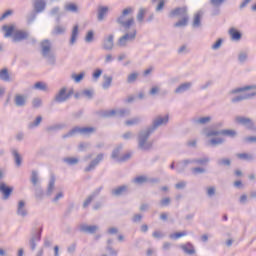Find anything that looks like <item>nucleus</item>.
Here are the masks:
<instances>
[{
  "label": "nucleus",
  "mask_w": 256,
  "mask_h": 256,
  "mask_svg": "<svg viewBox=\"0 0 256 256\" xmlns=\"http://www.w3.org/2000/svg\"><path fill=\"white\" fill-rule=\"evenodd\" d=\"M40 47L42 57L46 59L48 65L55 67V65H57V57L55 56V53L51 52V41L47 39L43 40L40 43Z\"/></svg>",
  "instance_id": "nucleus-3"
},
{
  "label": "nucleus",
  "mask_w": 256,
  "mask_h": 256,
  "mask_svg": "<svg viewBox=\"0 0 256 256\" xmlns=\"http://www.w3.org/2000/svg\"><path fill=\"white\" fill-rule=\"evenodd\" d=\"M191 163L195 164V165H201L202 167L205 165H209V162L211 161V159H209V157H203V158H194V159H190Z\"/></svg>",
  "instance_id": "nucleus-32"
},
{
  "label": "nucleus",
  "mask_w": 256,
  "mask_h": 256,
  "mask_svg": "<svg viewBox=\"0 0 256 256\" xmlns=\"http://www.w3.org/2000/svg\"><path fill=\"white\" fill-rule=\"evenodd\" d=\"M33 89L37 91H47V84L45 82L38 81L34 84Z\"/></svg>",
  "instance_id": "nucleus-52"
},
{
  "label": "nucleus",
  "mask_w": 256,
  "mask_h": 256,
  "mask_svg": "<svg viewBox=\"0 0 256 256\" xmlns=\"http://www.w3.org/2000/svg\"><path fill=\"white\" fill-rule=\"evenodd\" d=\"M46 7H47V2H45V0H35L33 2V9H34V12L37 14L43 13Z\"/></svg>",
  "instance_id": "nucleus-19"
},
{
  "label": "nucleus",
  "mask_w": 256,
  "mask_h": 256,
  "mask_svg": "<svg viewBox=\"0 0 256 256\" xmlns=\"http://www.w3.org/2000/svg\"><path fill=\"white\" fill-rule=\"evenodd\" d=\"M80 233H88L89 235H95L97 231H99V226L97 225H87V224H80L79 225Z\"/></svg>",
  "instance_id": "nucleus-16"
},
{
  "label": "nucleus",
  "mask_w": 256,
  "mask_h": 256,
  "mask_svg": "<svg viewBox=\"0 0 256 256\" xmlns=\"http://www.w3.org/2000/svg\"><path fill=\"white\" fill-rule=\"evenodd\" d=\"M30 182L32 183L33 187L39 186V172H37V170H32Z\"/></svg>",
  "instance_id": "nucleus-36"
},
{
  "label": "nucleus",
  "mask_w": 256,
  "mask_h": 256,
  "mask_svg": "<svg viewBox=\"0 0 256 256\" xmlns=\"http://www.w3.org/2000/svg\"><path fill=\"white\" fill-rule=\"evenodd\" d=\"M133 181L137 185H143V183H147V181H149V178L147 176H138V177L134 178Z\"/></svg>",
  "instance_id": "nucleus-56"
},
{
  "label": "nucleus",
  "mask_w": 256,
  "mask_h": 256,
  "mask_svg": "<svg viewBox=\"0 0 256 256\" xmlns=\"http://www.w3.org/2000/svg\"><path fill=\"white\" fill-rule=\"evenodd\" d=\"M65 31H66V28L64 26L56 25L52 30V35H63Z\"/></svg>",
  "instance_id": "nucleus-50"
},
{
  "label": "nucleus",
  "mask_w": 256,
  "mask_h": 256,
  "mask_svg": "<svg viewBox=\"0 0 256 256\" xmlns=\"http://www.w3.org/2000/svg\"><path fill=\"white\" fill-rule=\"evenodd\" d=\"M79 35V25H75L72 29V34L70 38V45H73L74 43H77V37Z\"/></svg>",
  "instance_id": "nucleus-38"
},
{
  "label": "nucleus",
  "mask_w": 256,
  "mask_h": 256,
  "mask_svg": "<svg viewBox=\"0 0 256 256\" xmlns=\"http://www.w3.org/2000/svg\"><path fill=\"white\" fill-rule=\"evenodd\" d=\"M236 157L242 161H253V155L248 153H238L236 154Z\"/></svg>",
  "instance_id": "nucleus-49"
},
{
  "label": "nucleus",
  "mask_w": 256,
  "mask_h": 256,
  "mask_svg": "<svg viewBox=\"0 0 256 256\" xmlns=\"http://www.w3.org/2000/svg\"><path fill=\"white\" fill-rule=\"evenodd\" d=\"M71 79H73V81H75V83H81V81H83V79H85V72H80L79 74L73 73L71 75Z\"/></svg>",
  "instance_id": "nucleus-48"
},
{
  "label": "nucleus",
  "mask_w": 256,
  "mask_h": 256,
  "mask_svg": "<svg viewBox=\"0 0 256 256\" xmlns=\"http://www.w3.org/2000/svg\"><path fill=\"white\" fill-rule=\"evenodd\" d=\"M191 87H193V82H183L175 88L174 93L175 95H183V93L191 91Z\"/></svg>",
  "instance_id": "nucleus-15"
},
{
  "label": "nucleus",
  "mask_w": 256,
  "mask_h": 256,
  "mask_svg": "<svg viewBox=\"0 0 256 256\" xmlns=\"http://www.w3.org/2000/svg\"><path fill=\"white\" fill-rule=\"evenodd\" d=\"M137 79H139V73L138 72H133V73H131L127 76L126 81L129 85H132L133 83H135V81H137Z\"/></svg>",
  "instance_id": "nucleus-47"
},
{
  "label": "nucleus",
  "mask_w": 256,
  "mask_h": 256,
  "mask_svg": "<svg viewBox=\"0 0 256 256\" xmlns=\"http://www.w3.org/2000/svg\"><path fill=\"white\" fill-rule=\"evenodd\" d=\"M12 155L14 157L16 166L21 167V163H23V158L21 157V154H19L17 150H12Z\"/></svg>",
  "instance_id": "nucleus-46"
},
{
  "label": "nucleus",
  "mask_w": 256,
  "mask_h": 256,
  "mask_svg": "<svg viewBox=\"0 0 256 256\" xmlns=\"http://www.w3.org/2000/svg\"><path fill=\"white\" fill-rule=\"evenodd\" d=\"M139 123H141V117H134L130 120L125 121V125H127L128 127H131V125H139Z\"/></svg>",
  "instance_id": "nucleus-54"
},
{
  "label": "nucleus",
  "mask_w": 256,
  "mask_h": 256,
  "mask_svg": "<svg viewBox=\"0 0 256 256\" xmlns=\"http://www.w3.org/2000/svg\"><path fill=\"white\" fill-rule=\"evenodd\" d=\"M129 13H133V8H125L122 11L121 16L116 19V22L118 23V25H120V27L124 28V31H130L131 27L135 25V18L133 17L125 21V16L129 15Z\"/></svg>",
  "instance_id": "nucleus-5"
},
{
  "label": "nucleus",
  "mask_w": 256,
  "mask_h": 256,
  "mask_svg": "<svg viewBox=\"0 0 256 256\" xmlns=\"http://www.w3.org/2000/svg\"><path fill=\"white\" fill-rule=\"evenodd\" d=\"M137 21L139 23H143V19H145V9L141 8L136 16Z\"/></svg>",
  "instance_id": "nucleus-62"
},
{
  "label": "nucleus",
  "mask_w": 256,
  "mask_h": 256,
  "mask_svg": "<svg viewBox=\"0 0 256 256\" xmlns=\"http://www.w3.org/2000/svg\"><path fill=\"white\" fill-rule=\"evenodd\" d=\"M229 35L232 41H241V37H243L241 31L237 30L236 28H230Z\"/></svg>",
  "instance_id": "nucleus-30"
},
{
  "label": "nucleus",
  "mask_w": 256,
  "mask_h": 256,
  "mask_svg": "<svg viewBox=\"0 0 256 256\" xmlns=\"http://www.w3.org/2000/svg\"><path fill=\"white\" fill-rule=\"evenodd\" d=\"M169 19H175V17H181L176 23L173 24L175 28L187 27L189 25V12L187 6L176 7L168 14Z\"/></svg>",
  "instance_id": "nucleus-2"
},
{
  "label": "nucleus",
  "mask_w": 256,
  "mask_h": 256,
  "mask_svg": "<svg viewBox=\"0 0 256 256\" xmlns=\"http://www.w3.org/2000/svg\"><path fill=\"white\" fill-rule=\"evenodd\" d=\"M192 175H203L204 173H207V169L203 167H194L191 168Z\"/></svg>",
  "instance_id": "nucleus-55"
},
{
  "label": "nucleus",
  "mask_w": 256,
  "mask_h": 256,
  "mask_svg": "<svg viewBox=\"0 0 256 256\" xmlns=\"http://www.w3.org/2000/svg\"><path fill=\"white\" fill-rule=\"evenodd\" d=\"M79 151H87V149H91V143L89 142H81L78 146Z\"/></svg>",
  "instance_id": "nucleus-58"
},
{
  "label": "nucleus",
  "mask_w": 256,
  "mask_h": 256,
  "mask_svg": "<svg viewBox=\"0 0 256 256\" xmlns=\"http://www.w3.org/2000/svg\"><path fill=\"white\" fill-rule=\"evenodd\" d=\"M221 130H210L206 133V137H219Z\"/></svg>",
  "instance_id": "nucleus-63"
},
{
  "label": "nucleus",
  "mask_w": 256,
  "mask_h": 256,
  "mask_svg": "<svg viewBox=\"0 0 256 256\" xmlns=\"http://www.w3.org/2000/svg\"><path fill=\"white\" fill-rule=\"evenodd\" d=\"M42 121L43 116H37L34 121L28 123V129H36V127H39V125H41Z\"/></svg>",
  "instance_id": "nucleus-37"
},
{
  "label": "nucleus",
  "mask_w": 256,
  "mask_h": 256,
  "mask_svg": "<svg viewBox=\"0 0 256 256\" xmlns=\"http://www.w3.org/2000/svg\"><path fill=\"white\" fill-rule=\"evenodd\" d=\"M103 77H104V82L102 83V88L107 90L109 89V87H111L113 83V77L107 76V75H104Z\"/></svg>",
  "instance_id": "nucleus-45"
},
{
  "label": "nucleus",
  "mask_w": 256,
  "mask_h": 256,
  "mask_svg": "<svg viewBox=\"0 0 256 256\" xmlns=\"http://www.w3.org/2000/svg\"><path fill=\"white\" fill-rule=\"evenodd\" d=\"M213 120L211 116H204L200 118H193L192 123L194 125H209V123Z\"/></svg>",
  "instance_id": "nucleus-23"
},
{
  "label": "nucleus",
  "mask_w": 256,
  "mask_h": 256,
  "mask_svg": "<svg viewBox=\"0 0 256 256\" xmlns=\"http://www.w3.org/2000/svg\"><path fill=\"white\" fill-rule=\"evenodd\" d=\"M169 123V115L164 117L158 116L152 122V125L144 130H140L137 136L138 149L140 151H151L153 149V142L149 141V137L162 127V125H167Z\"/></svg>",
  "instance_id": "nucleus-1"
},
{
  "label": "nucleus",
  "mask_w": 256,
  "mask_h": 256,
  "mask_svg": "<svg viewBox=\"0 0 256 256\" xmlns=\"http://www.w3.org/2000/svg\"><path fill=\"white\" fill-rule=\"evenodd\" d=\"M93 95V90L85 89L82 91V97H86V99H93Z\"/></svg>",
  "instance_id": "nucleus-59"
},
{
  "label": "nucleus",
  "mask_w": 256,
  "mask_h": 256,
  "mask_svg": "<svg viewBox=\"0 0 256 256\" xmlns=\"http://www.w3.org/2000/svg\"><path fill=\"white\" fill-rule=\"evenodd\" d=\"M187 236V232H176L174 234H170V239H181V237Z\"/></svg>",
  "instance_id": "nucleus-61"
},
{
  "label": "nucleus",
  "mask_w": 256,
  "mask_h": 256,
  "mask_svg": "<svg viewBox=\"0 0 256 256\" xmlns=\"http://www.w3.org/2000/svg\"><path fill=\"white\" fill-rule=\"evenodd\" d=\"M17 215H19L20 217H27L28 215L27 209H25V201L23 200H20L18 202Z\"/></svg>",
  "instance_id": "nucleus-29"
},
{
  "label": "nucleus",
  "mask_w": 256,
  "mask_h": 256,
  "mask_svg": "<svg viewBox=\"0 0 256 256\" xmlns=\"http://www.w3.org/2000/svg\"><path fill=\"white\" fill-rule=\"evenodd\" d=\"M2 31H4V37H12L13 33H15V31H17L15 29V24H11V25H4L2 26Z\"/></svg>",
  "instance_id": "nucleus-28"
},
{
  "label": "nucleus",
  "mask_w": 256,
  "mask_h": 256,
  "mask_svg": "<svg viewBox=\"0 0 256 256\" xmlns=\"http://www.w3.org/2000/svg\"><path fill=\"white\" fill-rule=\"evenodd\" d=\"M235 123H237V125H243V127H246L249 131H256L255 122L249 117L236 116Z\"/></svg>",
  "instance_id": "nucleus-9"
},
{
  "label": "nucleus",
  "mask_w": 256,
  "mask_h": 256,
  "mask_svg": "<svg viewBox=\"0 0 256 256\" xmlns=\"http://www.w3.org/2000/svg\"><path fill=\"white\" fill-rule=\"evenodd\" d=\"M65 11L69 13H79V6L75 3H68L64 6Z\"/></svg>",
  "instance_id": "nucleus-41"
},
{
  "label": "nucleus",
  "mask_w": 256,
  "mask_h": 256,
  "mask_svg": "<svg viewBox=\"0 0 256 256\" xmlns=\"http://www.w3.org/2000/svg\"><path fill=\"white\" fill-rule=\"evenodd\" d=\"M129 191V187L127 185H121L116 188H113L110 191V195L112 197H122V195H125Z\"/></svg>",
  "instance_id": "nucleus-17"
},
{
  "label": "nucleus",
  "mask_w": 256,
  "mask_h": 256,
  "mask_svg": "<svg viewBox=\"0 0 256 256\" xmlns=\"http://www.w3.org/2000/svg\"><path fill=\"white\" fill-rule=\"evenodd\" d=\"M171 205V198L165 197L160 200V207H169Z\"/></svg>",
  "instance_id": "nucleus-60"
},
{
  "label": "nucleus",
  "mask_w": 256,
  "mask_h": 256,
  "mask_svg": "<svg viewBox=\"0 0 256 256\" xmlns=\"http://www.w3.org/2000/svg\"><path fill=\"white\" fill-rule=\"evenodd\" d=\"M97 131L95 127H79L76 126L68 131L66 134L62 135V139H69V137H75V135H93Z\"/></svg>",
  "instance_id": "nucleus-6"
},
{
  "label": "nucleus",
  "mask_w": 256,
  "mask_h": 256,
  "mask_svg": "<svg viewBox=\"0 0 256 256\" xmlns=\"http://www.w3.org/2000/svg\"><path fill=\"white\" fill-rule=\"evenodd\" d=\"M32 107L33 109H39L40 107H43V100L39 97L33 98Z\"/></svg>",
  "instance_id": "nucleus-53"
},
{
  "label": "nucleus",
  "mask_w": 256,
  "mask_h": 256,
  "mask_svg": "<svg viewBox=\"0 0 256 256\" xmlns=\"http://www.w3.org/2000/svg\"><path fill=\"white\" fill-rule=\"evenodd\" d=\"M54 190H55V174H51L50 180L47 186V191H46L47 197H51V195H53Z\"/></svg>",
  "instance_id": "nucleus-27"
},
{
  "label": "nucleus",
  "mask_w": 256,
  "mask_h": 256,
  "mask_svg": "<svg viewBox=\"0 0 256 256\" xmlns=\"http://www.w3.org/2000/svg\"><path fill=\"white\" fill-rule=\"evenodd\" d=\"M65 15V12L61 11L59 6H55L50 10V16L55 18L56 23H61V17Z\"/></svg>",
  "instance_id": "nucleus-18"
},
{
  "label": "nucleus",
  "mask_w": 256,
  "mask_h": 256,
  "mask_svg": "<svg viewBox=\"0 0 256 256\" xmlns=\"http://www.w3.org/2000/svg\"><path fill=\"white\" fill-rule=\"evenodd\" d=\"M210 15L211 17H218V15H221V6H213Z\"/></svg>",
  "instance_id": "nucleus-57"
},
{
  "label": "nucleus",
  "mask_w": 256,
  "mask_h": 256,
  "mask_svg": "<svg viewBox=\"0 0 256 256\" xmlns=\"http://www.w3.org/2000/svg\"><path fill=\"white\" fill-rule=\"evenodd\" d=\"M0 81H4V83H11V76L9 75V69L4 68L0 70Z\"/></svg>",
  "instance_id": "nucleus-33"
},
{
  "label": "nucleus",
  "mask_w": 256,
  "mask_h": 256,
  "mask_svg": "<svg viewBox=\"0 0 256 256\" xmlns=\"http://www.w3.org/2000/svg\"><path fill=\"white\" fill-rule=\"evenodd\" d=\"M27 39H29V32L23 30H16L12 36L14 43H21V41H25Z\"/></svg>",
  "instance_id": "nucleus-14"
},
{
  "label": "nucleus",
  "mask_w": 256,
  "mask_h": 256,
  "mask_svg": "<svg viewBox=\"0 0 256 256\" xmlns=\"http://www.w3.org/2000/svg\"><path fill=\"white\" fill-rule=\"evenodd\" d=\"M98 115L100 117H103L104 119H111V117H129L131 115V110L129 109H112V110H100L98 112Z\"/></svg>",
  "instance_id": "nucleus-4"
},
{
  "label": "nucleus",
  "mask_w": 256,
  "mask_h": 256,
  "mask_svg": "<svg viewBox=\"0 0 256 256\" xmlns=\"http://www.w3.org/2000/svg\"><path fill=\"white\" fill-rule=\"evenodd\" d=\"M256 85H246L243 87L234 88L229 92V95H237V93H244L245 91H255Z\"/></svg>",
  "instance_id": "nucleus-20"
},
{
  "label": "nucleus",
  "mask_w": 256,
  "mask_h": 256,
  "mask_svg": "<svg viewBox=\"0 0 256 256\" xmlns=\"http://www.w3.org/2000/svg\"><path fill=\"white\" fill-rule=\"evenodd\" d=\"M61 129H65V124H55L52 126H47L46 132L55 133V131H61Z\"/></svg>",
  "instance_id": "nucleus-40"
},
{
  "label": "nucleus",
  "mask_w": 256,
  "mask_h": 256,
  "mask_svg": "<svg viewBox=\"0 0 256 256\" xmlns=\"http://www.w3.org/2000/svg\"><path fill=\"white\" fill-rule=\"evenodd\" d=\"M73 95V91L67 92V87H63L59 90V92L55 95L54 101L56 103H65L68 99Z\"/></svg>",
  "instance_id": "nucleus-10"
},
{
  "label": "nucleus",
  "mask_w": 256,
  "mask_h": 256,
  "mask_svg": "<svg viewBox=\"0 0 256 256\" xmlns=\"http://www.w3.org/2000/svg\"><path fill=\"white\" fill-rule=\"evenodd\" d=\"M63 163H66V165H69L70 167H73L74 165H79V158L75 157H65L62 159Z\"/></svg>",
  "instance_id": "nucleus-39"
},
{
  "label": "nucleus",
  "mask_w": 256,
  "mask_h": 256,
  "mask_svg": "<svg viewBox=\"0 0 256 256\" xmlns=\"http://www.w3.org/2000/svg\"><path fill=\"white\" fill-rule=\"evenodd\" d=\"M135 39H137V29L131 28L130 32L129 30L125 31V34L118 39L116 45L117 47H127V43L135 41Z\"/></svg>",
  "instance_id": "nucleus-7"
},
{
  "label": "nucleus",
  "mask_w": 256,
  "mask_h": 256,
  "mask_svg": "<svg viewBox=\"0 0 256 256\" xmlns=\"http://www.w3.org/2000/svg\"><path fill=\"white\" fill-rule=\"evenodd\" d=\"M180 249H182L186 255H195L196 253L195 246H193L191 242L180 245Z\"/></svg>",
  "instance_id": "nucleus-26"
},
{
  "label": "nucleus",
  "mask_w": 256,
  "mask_h": 256,
  "mask_svg": "<svg viewBox=\"0 0 256 256\" xmlns=\"http://www.w3.org/2000/svg\"><path fill=\"white\" fill-rule=\"evenodd\" d=\"M113 47H115V35L109 34L102 40V49L104 51H113Z\"/></svg>",
  "instance_id": "nucleus-11"
},
{
  "label": "nucleus",
  "mask_w": 256,
  "mask_h": 256,
  "mask_svg": "<svg viewBox=\"0 0 256 256\" xmlns=\"http://www.w3.org/2000/svg\"><path fill=\"white\" fill-rule=\"evenodd\" d=\"M121 151H123V145H119L112 151V154H111L112 159L119 161V159H121V157H119V155H121Z\"/></svg>",
  "instance_id": "nucleus-44"
},
{
  "label": "nucleus",
  "mask_w": 256,
  "mask_h": 256,
  "mask_svg": "<svg viewBox=\"0 0 256 256\" xmlns=\"http://www.w3.org/2000/svg\"><path fill=\"white\" fill-rule=\"evenodd\" d=\"M203 15H205V12H203V10L198 11L194 15V19H193V22H192V27L194 29H199V27H201V17H203Z\"/></svg>",
  "instance_id": "nucleus-24"
},
{
  "label": "nucleus",
  "mask_w": 256,
  "mask_h": 256,
  "mask_svg": "<svg viewBox=\"0 0 256 256\" xmlns=\"http://www.w3.org/2000/svg\"><path fill=\"white\" fill-rule=\"evenodd\" d=\"M34 195L37 201H43V198L45 197V192L43 191L41 185L34 186Z\"/></svg>",
  "instance_id": "nucleus-31"
},
{
  "label": "nucleus",
  "mask_w": 256,
  "mask_h": 256,
  "mask_svg": "<svg viewBox=\"0 0 256 256\" xmlns=\"http://www.w3.org/2000/svg\"><path fill=\"white\" fill-rule=\"evenodd\" d=\"M94 39H95V32L93 30H89L86 33V36L84 38L85 43H93Z\"/></svg>",
  "instance_id": "nucleus-51"
},
{
  "label": "nucleus",
  "mask_w": 256,
  "mask_h": 256,
  "mask_svg": "<svg viewBox=\"0 0 256 256\" xmlns=\"http://www.w3.org/2000/svg\"><path fill=\"white\" fill-rule=\"evenodd\" d=\"M105 155L103 153H99L96 158L91 160L89 165L84 169L85 173H90V171H95L96 167L103 161Z\"/></svg>",
  "instance_id": "nucleus-13"
},
{
  "label": "nucleus",
  "mask_w": 256,
  "mask_h": 256,
  "mask_svg": "<svg viewBox=\"0 0 256 256\" xmlns=\"http://www.w3.org/2000/svg\"><path fill=\"white\" fill-rule=\"evenodd\" d=\"M216 163L218 167H231V159L229 158H219Z\"/></svg>",
  "instance_id": "nucleus-43"
},
{
  "label": "nucleus",
  "mask_w": 256,
  "mask_h": 256,
  "mask_svg": "<svg viewBox=\"0 0 256 256\" xmlns=\"http://www.w3.org/2000/svg\"><path fill=\"white\" fill-rule=\"evenodd\" d=\"M221 135L223 137H229L230 139H235V137H237L238 133L234 129H223V130H221Z\"/></svg>",
  "instance_id": "nucleus-34"
},
{
  "label": "nucleus",
  "mask_w": 256,
  "mask_h": 256,
  "mask_svg": "<svg viewBox=\"0 0 256 256\" xmlns=\"http://www.w3.org/2000/svg\"><path fill=\"white\" fill-rule=\"evenodd\" d=\"M191 164V159H184L182 161H179L176 165L177 173H185V171H187V167Z\"/></svg>",
  "instance_id": "nucleus-21"
},
{
  "label": "nucleus",
  "mask_w": 256,
  "mask_h": 256,
  "mask_svg": "<svg viewBox=\"0 0 256 256\" xmlns=\"http://www.w3.org/2000/svg\"><path fill=\"white\" fill-rule=\"evenodd\" d=\"M0 193L3 201H7L13 195V186H9L5 182H0Z\"/></svg>",
  "instance_id": "nucleus-12"
},
{
  "label": "nucleus",
  "mask_w": 256,
  "mask_h": 256,
  "mask_svg": "<svg viewBox=\"0 0 256 256\" xmlns=\"http://www.w3.org/2000/svg\"><path fill=\"white\" fill-rule=\"evenodd\" d=\"M14 104L16 107H25V105H27V97L21 94H16L14 97Z\"/></svg>",
  "instance_id": "nucleus-25"
},
{
  "label": "nucleus",
  "mask_w": 256,
  "mask_h": 256,
  "mask_svg": "<svg viewBox=\"0 0 256 256\" xmlns=\"http://www.w3.org/2000/svg\"><path fill=\"white\" fill-rule=\"evenodd\" d=\"M247 52H240L238 55V61L239 63H245V61H247Z\"/></svg>",
  "instance_id": "nucleus-64"
},
{
  "label": "nucleus",
  "mask_w": 256,
  "mask_h": 256,
  "mask_svg": "<svg viewBox=\"0 0 256 256\" xmlns=\"http://www.w3.org/2000/svg\"><path fill=\"white\" fill-rule=\"evenodd\" d=\"M253 97H256L255 90L249 94L244 95V96H242V95L236 96V97L232 98L231 101H232V103H241V101H245L247 99H253Z\"/></svg>",
  "instance_id": "nucleus-22"
},
{
  "label": "nucleus",
  "mask_w": 256,
  "mask_h": 256,
  "mask_svg": "<svg viewBox=\"0 0 256 256\" xmlns=\"http://www.w3.org/2000/svg\"><path fill=\"white\" fill-rule=\"evenodd\" d=\"M223 143H225V140L221 137H217V138H212L208 141V146L209 147H217L219 145H223Z\"/></svg>",
  "instance_id": "nucleus-35"
},
{
  "label": "nucleus",
  "mask_w": 256,
  "mask_h": 256,
  "mask_svg": "<svg viewBox=\"0 0 256 256\" xmlns=\"http://www.w3.org/2000/svg\"><path fill=\"white\" fill-rule=\"evenodd\" d=\"M107 11H109L107 6H100L98 8V21H103L105 15H107Z\"/></svg>",
  "instance_id": "nucleus-42"
},
{
  "label": "nucleus",
  "mask_w": 256,
  "mask_h": 256,
  "mask_svg": "<svg viewBox=\"0 0 256 256\" xmlns=\"http://www.w3.org/2000/svg\"><path fill=\"white\" fill-rule=\"evenodd\" d=\"M43 234V227L39 229L33 228L30 233L29 245L31 251H35L37 249V243L41 241V235Z\"/></svg>",
  "instance_id": "nucleus-8"
}]
</instances>
